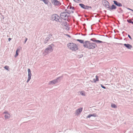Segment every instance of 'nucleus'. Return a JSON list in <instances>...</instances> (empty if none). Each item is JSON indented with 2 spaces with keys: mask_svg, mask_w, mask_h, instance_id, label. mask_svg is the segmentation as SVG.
I'll return each instance as SVG.
<instances>
[{
  "mask_svg": "<svg viewBox=\"0 0 133 133\" xmlns=\"http://www.w3.org/2000/svg\"><path fill=\"white\" fill-rule=\"evenodd\" d=\"M121 44V43H120V44Z\"/></svg>",
  "mask_w": 133,
  "mask_h": 133,
  "instance_id": "37998d69",
  "label": "nucleus"
},
{
  "mask_svg": "<svg viewBox=\"0 0 133 133\" xmlns=\"http://www.w3.org/2000/svg\"><path fill=\"white\" fill-rule=\"evenodd\" d=\"M67 46L72 51H75L78 49V47L75 44L73 43H69L67 44Z\"/></svg>",
  "mask_w": 133,
  "mask_h": 133,
  "instance_id": "f03ea898",
  "label": "nucleus"
},
{
  "mask_svg": "<svg viewBox=\"0 0 133 133\" xmlns=\"http://www.w3.org/2000/svg\"><path fill=\"white\" fill-rule=\"evenodd\" d=\"M60 17L57 14H55L51 16V19L52 21H55L56 22L61 23V21L59 20Z\"/></svg>",
  "mask_w": 133,
  "mask_h": 133,
  "instance_id": "7ed1b4c3",
  "label": "nucleus"
},
{
  "mask_svg": "<svg viewBox=\"0 0 133 133\" xmlns=\"http://www.w3.org/2000/svg\"><path fill=\"white\" fill-rule=\"evenodd\" d=\"M113 2L114 4L118 7H121L122 6V5L121 3L116 1H113Z\"/></svg>",
  "mask_w": 133,
  "mask_h": 133,
  "instance_id": "ddd939ff",
  "label": "nucleus"
},
{
  "mask_svg": "<svg viewBox=\"0 0 133 133\" xmlns=\"http://www.w3.org/2000/svg\"><path fill=\"white\" fill-rule=\"evenodd\" d=\"M60 16L61 17L65 20L67 19L69 16L67 14V13L66 12H62L60 14Z\"/></svg>",
  "mask_w": 133,
  "mask_h": 133,
  "instance_id": "39448f33",
  "label": "nucleus"
},
{
  "mask_svg": "<svg viewBox=\"0 0 133 133\" xmlns=\"http://www.w3.org/2000/svg\"><path fill=\"white\" fill-rule=\"evenodd\" d=\"M97 116L96 115V114H90L87 117V118H89L91 116H93L94 117H95Z\"/></svg>",
  "mask_w": 133,
  "mask_h": 133,
  "instance_id": "a211bd4d",
  "label": "nucleus"
},
{
  "mask_svg": "<svg viewBox=\"0 0 133 133\" xmlns=\"http://www.w3.org/2000/svg\"><path fill=\"white\" fill-rule=\"evenodd\" d=\"M90 40L96 42L97 43H101L103 42L102 41H99L98 40H93L92 39H91Z\"/></svg>",
  "mask_w": 133,
  "mask_h": 133,
  "instance_id": "6ab92c4d",
  "label": "nucleus"
},
{
  "mask_svg": "<svg viewBox=\"0 0 133 133\" xmlns=\"http://www.w3.org/2000/svg\"><path fill=\"white\" fill-rule=\"evenodd\" d=\"M41 1H43L45 4H47L48 2V1L47 0H41Z\"/></svg>",
  "mask_w": 133,
  "mask_h": 133,
  "instance_id": "a878e982",
  "label": "nucleus"
},
{
  "mask_svg": "<svg viewBox=\"0 0 133 133\" xmlns=\"http://www.w3.org/2000/svg\"><path fill=\"white\" fill-rule=\"evenodd\" d=\"M4 113L6 114H8V112L6 111L5 112H4Z\"/></svg>",
  "mask_w": 133,
  "mask_h": 133,
  "instance_id": "f704fd0d",
  "label": "nucleus"
},
{
  "mask_svg": "<svg viewBox=\"0 0 133 133\" xmlns=\"http://www.w3.org/2000/svg\"><path fill=\"white\" fill-rule=\"evenodd\" d=\"M103 5L105 6V8H107L109 9L110 6L109 3L107 1H105L104 3V4H103Z\"/></svg>",
  "mask_w": 133,
  "mask_h": 133,
  "instance_id": "f8f14e48",
  "label": "nucleus"
},
{
  "mask_svg": "<svg viewBox=\"0 0 133 133\" xmlns=\"http://www.w3.org/2000/svg\"><path fill=\"white\" fill-rule=\"evenodd\" d=\"M4 117L5 119H8L10 117V115L9 114H8L5 115Z\"/></svg>",
  "mask_w": 133,
  "mask_h": 133,
  "instance_id": "aec40b11",
  "label": "nucleus"
},
{
  "mask_svg": "<svg viewBox=\"0 0 133 133\" xmlns=\"http://www.w3.org/2000/svg\"><path fill=\"white\" fill-rule=\"evenodd\" d=\"M18 49H17L16 51V53L15 55V57H16L18 55Z\"/></svg>",
  "mask_w": 133,
  "mask_h": 133,
  "instance_id": "b1692460",
  "label": "nucleus"
},
{
  "mask_svg": "<svg viewBox=\"0 0 133 133\" xmlns=\"http://www.w3.org/2000/svg\"><path fill=\"white\" fill-rule=\"evenodd\" d=\"M79 93H80V94H81V95L83 96H85V95L83 91H79Z\"/></svg>",
  "mask_w": 133,
  "mask_h": 133,
  "instance_id": "393cba45",
  "label": "nucleus"
},
{
  "mask_svg": "<svg viewBox=\"0 0 133 133\" xmlns=\"http://www.w3.org/2000/svg\"><path fill=\"white\" fill-rule=\"evenodd\" d=\"M117 7L116 6L112 4L111 7H110L109 9L110 10H112L114 9H115Z\"/></svg>",
  "mask_w": 133,
  "mask_h": 133,
  "instance_id": "dca6fc26",
  "label": "nucleus"
},
{
  "mask_svg": "<svg viewBox=\"0 0 133 133\" xmlns=\"http://www.w3.org/2000/svg\"><path fill=\"white\" fill-rule=\"evenodd\" d=\"M11 39L10 38H9L8 39V40L9 41H10V40H11Z\"/></svg>",
  "mask_w": 133,
  "mask_h": 133,
  "instance_id": "4c0bfd02",
  "label": "nucleus"
},
{
  "mask_svg": "<svg viewBox=\"0 0 133 133\" xmlns=\"http://www.w3.org/2000/svg\"><path fill=\"white\" fill-rule=\"evenodd\" d=\"M83 110V108L82 107H80L77 110H76L75 112V114L76 116H78L79 115L81 112H82Z\"/></svg>",
  "mask_w": 133,
  "mask_h": 133,
  "instance_id": "0eeeda50",
  "label": "nucleus"
},
{
  "mask_svg": "<svg viewBox=\"0 0 133 133\" xmlns=\"http://www.w3.org/2000/svg\"><path fill=\"white\" fill-rule=\"evenodd\" d=\"M86 35V34H84V35H84H84Z\"/></svg>",
  "mask_w": 133,
  "mask_h": 133,
  "instance_id": "a19ab883",
  "label": "nucleus"
},
{
  "mask_svg": "<svg viewBox=\"0 0 133 133\" xmlns=\"http://www.w3.org/2000/svg\"><path fill=\"white\" fill-rule=\"evenodd\" d=\"M28 79L26 81V82L27 83H28V82L31 79V77L32 75V74L31 72L30 69H28Z\"/></svg>",
  "mask_w": 133,
  "mask_h": 133,
  "instance_id": "6e6552de",
  "label": "nucleus"
},
{
  "mask_svg": "<svg viewBox=\"0 0 133 133\" xmlns=\"http://www.w3.org/2000/svg\"><path fill=\"white\" fill-rule=\"evenodd\" d=\"M52 45V44L49 45L45 49L44 51L45 53L48 54L53 51V49Z\"/></svg>",
  "mask_w": 133,
  "mask_h": 133,
  "instance_id": "20e7f679",
  "label": "nucleus"
},
{
  "mask_svg": "<svg viewBox=\"0 0 133 133\" xmlns=\"http://www.w3.org/2000/svg\"><path fill=\"white\" fill-rule=\"evenodd\" d=\"M85 17H87V16H86V15H85Z\"/></svg>",
  "mask_w": 133,
  "mask_h": 133,
  "instance_id": "79ce46f5",
  "label": "nucleus"
},
{
  "mask_svg": "<svg viewBox=\"0 0 133 133\" xmlns=\"http://www.w3.org/2000/svg\"><path fill=\"white\" fill-rule=\"evenodd\" d=\"M71 12L72 13H73L74 12V11H71Z\"/></svg>",
  "mask_w": 133,
  "mask_h": 133,
  "instance_id": "ea45409f",
  "label": "nucleus"
},
{
  "mask_svg": "<svg viewBox=\"0 0 133 133\" xmlns=\"http://www.w3.org/2000/svg\"><path fill=\"white\" fill-rule=\"evenodd\" d=\"M101 87L103 88L104 89H105L106 88L105 87H104L103 85L101 84Z\"/></svg>",
  "mask_w": 133,
  "mask_h": 133,
  "instance_id": "c85d7f7f",
  "label": "nucleus"
},
{
  "mask_svg": "<svg viewBox=\"0 0 133 133\" xmlns=\"http://www.w3.org/2000/svg\"><path fill=\"white\" fill-rule=\"evenodd\" d=\"M127 21L129 23H131L132 24H133V22L131 20H127Z\"/></svg>",
  "mask_w": 133,
  "mask_h": 133,
  "instance_id": "bb28decb",
  "label": "nucleus"
},
{
  "mask_svg": "<svg viewBox=\"0 0 133 133\" xmlns=\"http://www.w3.org/2000/svg\"><path fill=\"white\" fill-rule=\"evenodd\" d=\"M98 76L96 75V79H94L93 80L95 82H96V81H98Z\"/></svg>",
  "mask_w": 133,
  "mask_h": 133,
  "instance_id": "412c9836",
  "label": "nucleus"
},
{
  "mask_svg": "<svg viewBox=\"0 0 133 133\" xmlns=\"http://www.w3.org/2000/svg\"><path fill=\"white\" fill-rule=\"evenodd\" d=\"M61 24L63 25H64L65 27H67L68 26V23L66 22L63 21L62 22Z\"/></svg>",
  "mask_w": 133,
  "mask_h": 133,
  "instance_id": "f3484780",
  "label": "nucleus"
},
{
  "mask_svg": "<svg viewBox=\"0 0 133 133\" xmlns=\"http://www.w3.org/2000/svg\"><path fill=\"white\" fill-rule=\"evenodd\" d=\"M79 5L82 8L85 9H88L89 8L91 9L92 8L91 6L85 5L83 4H79Z\"/></svg>",
  "mask_w": 133,
  "mask_h": 133,
  "instance_id": "1a4fd4ad",
  "label": "nucleus"
},
{
  "mask_svg": "<svg viewBox=\"0 0 133 133\" xmlns=\"http://www.w3.org/2000/svg\"><path fill=\"white\" fill-rule=\"evenodd\" d=\"M128 9L129 10H131L132 11H133V10L131 9H130V8H128Z\"/></svg>",
  "mask_w": 133,
  "mask_h": 133,
  "instance_id": "58836bf2",
  "label": "nucleus"
},
{
  "mask_svg": "<svg viewBox=\"0 0 133 133\" xmlns=\"http://www.w3.org/2000/svg\"><path fill=\"white\" fill-rule=\"evenodd\" d=\"M66 12L67 13V14H71V11H69L68 12Z\"/></svg>",
  "mask_w": 133,
  "mask_h": 133,
  "instance_id": "72a5a7b5",
  "label": "nucleus"
},
{
  "mask_svg": "<svg viewBox=\"0 0 133 133\" xmlns=\"http://www.w3.org/2000/svg\"><path fill=\"white\" fill-rule=\"evenodd\" d=\"M51 2L55 5H61V3L57 0H51Z\"/></svg>",
  "mask_w": 133,
  "mask_h": 133,
  "instance_id": "9d476101",
  "label": "nucleus"
},
{
  "mask_svg": "<svg viewBox=\"0 0 133 133\" xmlns=\"http://www.w3.org/2000/svg\"><path fill=\"white\" fill-rule=\"evenodd\" d=\"M128 36L130 39L131 40L132 39V38H131V37L129 35V34L128 35Z\"/></svg>",
  "mask_w": 133,
  "mask_h": 133,
  "instance_id": "c756f323",
  "label": "nucleus"
},
{
  "mask_svg": "<svg viewBox=\"0 0 133 133\" xmlns=\"http://www.w3.org/2000/svg\"><path fill=\"white\" fill-rule=\"evenodd\" d=\"M83 46L84 47L89 49H94L96 46V45L94 43H91L88 41H86L83 43Z\"/></svg>",
  "mask_w": 133,
  "mask_h": 133,
  "instance_id": "f257e3e1",
  "label": "nucleus"
},
{
  "mask_svg": "<svg viewBox=\"0 0 133 133\" xmlns=\"http://www.w3.org/2000/svg\"><path fill=\"white\" fill-rule=\"evenodd\" d=\"M51 35H49L47 36V37L45 39L44 42L45 44L47 43L49 40L50 38Z\"/></svg>",
  "mask_w": 133,
  "mask_h": 133,
  "instance_id": "4468645a",
  "label": "nucleus"
},
{
  "mask_svg": "<svg viewBox=\"0 0 133 133\" xmlns=\"http://www.w3.org/2000/svg\"><path fill=\"white\" fill-rule=\"evenodd\" d=\"M27 39H28L26 38H25V41H24V43H25L26 42V41L27 40Z\"/></svg>",
  "mask_w": 133,
  "mask_h": 133,
  "instance_id": "2f4dec72",
  "label": "nucleus"
},
{
  "mask_svg": "<svg viewBox=\"0 0 133 133\" xmlns=\"http://www.w3.org/2000/svg\"><path fill=\"white\" fill-rule=\"evenodd\" d=\"M61 77H59L55 79L52 81H50L49 83V85L53 84H55L56 83H58V82H59L60 80H59V79Z\"/></svg>",
  "mask_w": 133,
  "mask_h": 133,
  "instance_id": "423d86ee",
  "label": "nucleus"
},
{
  "mask_svg": "<svg viewBox=\"0 0 133 133\" xmlns=\"http://www.w3.org/2000/svg\"><path fill=\"white\" fill-rule=\"evenodd\" d=\"M70 9H72L74 10V7H72L71 6H70Z\"/></svg>",
  "mask_w": 133,
  "mask_h": 133,
  "instance_id": "7c9ffc66",
  "label": "nucleus"
},
{
  "mask_svg": "<svg viewBox=\"0 0 133 133\" xmlns=\"http://www.w3.org/2000/svg\"><path fill=\"white\" fill-rule=\"evenodd\" d=\"M4 68L5 69H6L7 70H8V66H5L4 67Z\"/></svg>",
  "mask_w": 133,
  "mask_h": 133,
  "instance_id": "cd10ccee",
  "label": "nucleus"
},
{
  "mask_svg": "<svg viewBox=\"0 0 133 133\" xmlns=\"http://www.w3.org/2000/svg\"><path fill=\"white\" fill-rule=\"evenodd\" d=\"M77 41H78L79 42L81 43H84V41L83 40H80L79 39H77Z\"/></svg>",
  "mask_w": 133,
  "mask_h": 133,
  "instance_id": "4be33fe9",
  "label": "nucleus"
},
{
  "mask_svg": "<svg viewBox=\"0 0 133 133\" xmlns=\"http://www.w3.org/2000/svg\"><path fill=\"white\" fill-rule=\"evenodd\" d=\"M98 36L95 34H93L92 33H91L90 34H89V35L87 36L86 38H92L93 39H94L95 38H97Z\"/></svg>",
  "mask_w": 133,
  "mask_h": 133,
  "instance_id": "9b49d317",
  "label": "nucleus"
},
{
  "mask_svg": "<svg viewBox=\"0 0 133 133\" xmlns=\"http://www.w3.org/2000/svg\"><path fill=\"white\" fill-rule=\"evenodd\" d=\"M23 118L24 120H26L27 119V118L26 117H24Z\"/></svg>",
  "mask_w": 133,
  "mask_h": 133,
  "instance_id": "c9c22d12",
  "label": "nucleus"
},
{
  "mask_svg": "<svg viewBox=\"0 0 133 133\" xmlns=\"http://www.w3.org/2000/svg\"><path fill=\"white\" fill-rule=\"evenodd\" d=\"M111 106L112 108H117L116 106L114 104H112Z\"/></svg>",
  "mask_w": 133,
  "mask_h": 133,
  "instance_id": "5701e85b",
  "label": "nucleus"
},
{
  "mask_svg": "<svg viewBox=\"0 0 133 133\" xmlns=\"http://www.w3.org/2000/svg\"><path fill=\"white\" fill-rule=\"evenodd\" d=\"M74 1L76 2H78V1H79V0H73Z\"/></svg>",
  "mask_w": 133,
  "mask_h": 133,
  "instance_id": "473e14b6",
  "label": "nucleus"
},
{
  "mask_svg": "<svg viewBox=\"0 0 133 133\" xmlns=\"http://www.w3.org/2000/svg\"><path fill=\"white\" fill-rule=\"evenodd\" d=\"M66 35L68 37H70V36L69 35H68V34H66Z\"/></svg>",
  "mask_w": 133,
  "mask_h": 133,
  "instance_id": "e433bc0d",
  "label": "nucleus"
},
{
  "mask_svg": "<svg viewBox=\"0 0 133 133\" xmlns=\"http://www.w3.org/2000/svg\"><path fill=\"white\" fill-rule=\"evenodd\" d=\"M124 45L127 48L129 49H131L132 48V46L129 44H124Z\"/></svg>",
  "mask_w": 133,
  "mask_h": 133,
  "instance_id": "2eb2a0df",
  "label": "nucleus"
}]
</instances>
